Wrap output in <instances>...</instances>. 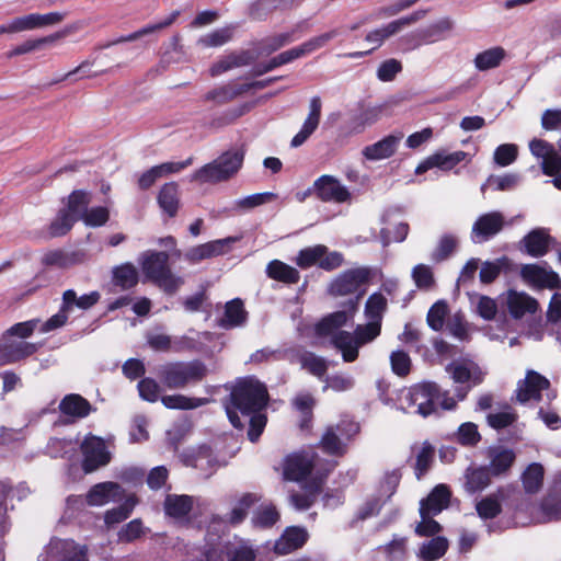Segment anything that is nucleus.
Returning <instances> with one entry per match:
<instances>
[{
	"instance_id": "f257e3e1",
	"label": "nucleus",
	"mask_w": 561,
	"mask_h": 561,
	"mask_svg": "<svg viewBox=\"0 0 561 561\" xmlns=\"http://www.w3.org/2000/svg\"><path fill=\"white\" fill-rule=\"evenodd\" d=\"M267 400V389L261 381L253 377L241 379L225 404L231 424L237 428L242 427L238 411L247 415L257 413L266 407Z\"/></svg>"
},
{
	"instance_id": "f03ea898",
	"label": "nucleus",
	"mask_w": 561,
	"mask_h": 561,
	"mask_svg": "<svg viewBox=\"0 0 561 561\" xmlns=\"http://www.w3.org/2000/svg\"><path fill=\"white\" fill-rule=\"evenodd\" d=\"M138 263L145 277L167 294H174L184 283L181 276L172 272L169 254L164 251H145L139 255Z\"/></svg>"
},
{
	"instance_id": "7ed1b4c3",
	"label": "nucleus",
	"mask_w": 561,
	"mask_h": 561,
	"mask_svg": "<svg viewBox=\"0 0 561 561\" xmlns=\"http://www.w3.org/2000/svg\"><path fill=\"white\" fill-rule=\"evenodd\" d=\"M205 365L198 360L172 362L160 366L158 376L168 389H183L206 376Z\"/></svg>"
},
{
	"instance_id": "20e7f679",
	"label": "nucleus",
	"mask_w": 561,
	"mask_h": 561,
	"mask_svg": "<svg viewBox=\"0 0 561 561\" xmlns=\"http://www.w3.org/2000/svg\"><path fill=\"white\" fill-rule=\"evenodd\" d=\"M439 397V387L435 382L417 383L402 392V404L404 409L428 416L435 411V401Z\"/></svg>"
},
{
	"instance_id": "39448f33",
	"label": "nucleus",
	"mask_w": 561,
	"mask_h": 561,
	"mask_svg": "<svg viewBox=\"0 0 561 561\" xmlns=\"http://www.w3.org/2000/svg\"><path fill=\"white\" fill-rule=\"evenodd\" d=\"M375 331L362 328L359 324L353 332L339 331L331 337V344L336 348L345 363H353L358 358L359 348L376 340Z\"/></svg>"
},
{
	"instance_id": "423d86ee",
	"label": "nucleus",
	"mask_w": 561,
	"mask_h": 561,
	"mask_svg": "<svg viewBox=\"0 0 561 561\" xmlns=\"http://www.w3.org/2000/svg\"><path fill=\"white\" fill-rule=\"evenodd\" d=\"M359 431L357 423L342 420L336 425L328 426L320 440L321 448L334 456H342L346 451V443Z\"/></svg>"
},
{
	"instance_id": "0eeeda50",
	"label": "nucleus",
	"mask_w": 561,
	"mask_h": 561,
	"mask_svg": "<svg viewBox=\"0 0 561 561\" xmlns=\"http://www.w3.org/2000/svg\"><path fill=\"white\" fill-rule=\"evenodd\" d=\"M529 150L534 157L540 160V167L546 175L554 176L553 185L561 190V156L559 151L550 142L534 138L529 141Z\"/></svg>"
},
{
	"instance_id": "6e6552de",
	"label": "nucleus",
	"mask_w": 561,
	"mask_h": 561,
	"mask_svg": "<svg viewBox=\"0 0 561 561\" xmlns=\"http://www.w3.org/2000/svg\"><path fill=\"white\" fill-rule=\"evenodd\" d=\"M87 547L72 539L53 538L39 556V561H88Z\"/></svg>"
},
{
	"instance_id": "1a4fd4ad",
	"label": "nucleus",
	"mask_w": 561,
	"mask_h": 561,
	"mask_svg": "<svg viewBox=\"0 0 561 561\" xmlns=\"http://www.w3.org/2000/svg\"><path fill=\"white\" fill-rule=\"evenodd\" d=\"M446 371L450 375L455 383L461 385L456 388L457 400H463L468 391L483 379L480 368L472 362H451L446 366Z\"/></svg>"
},
{
	"instance_id": "9d476101",
	"label": "nucleus",
	"mask_w": 561,
	"mask_h": 561,
	"mask_svg": "<svg viewBox=\"0 0 561 561\" xmlns=\"http://www.w3.org/2000/svg\"><path fill=\"white\" fill-rule=\"evenodd\" d=\"M426 10L414 11L413 13L393 20L386 25L371 30L365 36V41L369 44L370 53L379 48L389 37L400 33L404 27H408L426 15Z\"/></svg>"
},
{
	"instance_id": "9b49d317",
	"label": "nucleus",
	"mask_w": 561,
	"mask_h": 561,
	"mask_svg": "<svg viewBox=\"0 0 561 561\" xmlns=\"http://www.w3.org/2000/svg\"><path fill=\"white\" fill-rule=\"evenodd\" d=\"M82 470L91 473L105 467L111 461V453L107 450L105 442L96 436L89 435L81 443Z\"/></svg>"
},
{
	"instance_id": "f8f14e48",
	"label": "nucleus",
	"mask_w": 561,
	"mask_h": 561,
	"mask_svg": "<svg viewBox=\"0 0 561 561\" xmlns=\"http://www.w3.org/2000/svg\"><path fill=\"white\" fill-rule=\"evenodd\" d=\"M312 192L322 202L346 203L351 199V193L336 178L322 175L312 185Z\"/></svg>"
},
{
	"instance_id": "ddd939ff",
	"label": "nucleus",
	"mask_w": 561,
	"mask_h": 561,
	"mask_svg": "<svg viewBox=\"0 0 561 561\" xmlns=\"http://www.w3.org/2000/svg\"><path fill=\"white\" fill-rule=\"evenodd\" d=\"M368 267H357L343 272L329 286V291L333 296H345L357 290V288L367 283L370 278Z\"/></svg>"
},
{
	"instance_id": "4468645a",
	"label": "nucleus",
	"mask_w": 561,
	"mask_h": 561,
	"mask_svg": "<svg viewBox=\"0 0 561 561\" xmlns=\"http://www.w3.org/2000/svg\"><path fill=\"white\" fill-rule=\"evenodd\" d=\"M505 218L500 211L483 214L477 218L471 229V240L474 243H483L502 231Z\"/></svg>"
},
{
	"instance_id": "2eb2a0df",
	"label": "nucleus",
	"mask_w": 561,
	"mask_h": 561,
	"mask_svg": "<svg viewBox=\"0 0 561 561\" xmlns=\"http://www.w3.org/2000/svg\"><path fill=\"white\" fill-rule=\"evenodd\" d=\"M318 457L313 453H295L284 460L283 476L286 480L300 481L311 472Z\"/></svg>"
},
{
	"instance_id": "dca6fc26",
	"label": "nucleus",
	"mask_w": 561,
	"mask_h": 561,
	"mask_svg": "<svg viewBox=\"0 0 561 561\" xmlns=\"http://www.w3.org/2000/svg\"><path fill=\"white\" fill-rule=\"evenodd\" d=\"M36 351V344L18 341L15 337L7 339L5 332H3L0 339V366L19 362L33 355Z\"/></svg>"
},
{
	"instance_id": "f3484780",
	"label": "nucleus",
	"mask_w": 561,
	"mask_h": 561,
	"mask_svg": "<svg viewBox=\"0 0 561 561\" xmlns=\"http://www.w3.org/2000/svg\"><path fill=\"white\" fill-rule=\"evenodd\" d=\"M549 380L535 370H527L523 380H519L516 388V399L520 403L538 401L541 391L549 388Z\"/></svg>"
},
{
	"instance_id": "a211bd4d",
	"label": "nucleus",
	"mask_w": 561,
	"mask_h": 561,
	"mask_svg": "<svg viewBox=\"0 0 561 561\" xmlns=\"http://www.w3.org/2000/svg\"><path fill=\"white\" fill-rule=\"evenodd\" d=\"M335 36H337V32L335 30L323 33L319 36H314L297 47H294L291 49H288L286 51L278 54L277 55L278 64H280V66H282V65L291 62L295 59H298L306 55H309L312 51L325 46L327 43L330 42Z\"/></svg>"
},
{
	"instance_id": "6ab92c4d",
	"label": "nucleus",
	"mask_w": 561,
	"mask_h": 561,
	"mask_svg": "<svg viewBox=\"0 0 561 561\" xmlns=\"http://www.w3.org/2000/svg\"><path fill=\"white\" fill-rule=\"evenodd\" d=\"M387 298L381 293L371 294L365 304V317L367 323L359 324L362 328H369L375 331L374 336L377 339L381 332V322L387 310Z\"/></svg>"
},
{
	"instance_id": "aec40b11",
	"label": "nucleus",
	"mask_w": 561,
	"mask_h": 561,
	"mask_svg": "<svg viewBox=\"0 0 561 561\" xmlns=\"http://www.w3.org/2000/svg\"><path fill=\"white\" fill-rule=\"evenodd\" d=\"M123 497V488L116 482L106 481L93 485L87 493L85 501L90 506H102L111 501H119Z\"/></svg>"
},
{
	"instance_id": "412c9836",
	"label": "nucleus",
	"mask_w": 561,
	"mask_h": 561,
	"mask_svg": "<svg viewBox=\"0 0 561 561\" xmlns=\"http://www.w3.org/2000/svg\"><path fill=\"white\" fill-rule=\"evenodd\" d=\"M467 153L465 151H455L447 153L445 151L436 152L427 157L422 161L415 169L416 174H422L431 169L438 168L443 171H449L462 160H465Z\"/></svg>"
},
{
	"instance_id": "4be33fe9",
	"label": "nucleus",
	"mask_w": 561,
	"mask_h": 561,
	"mask_svg": "<svg viewBox=\"0 0 561 561\" xmlns=\"http://www.w3.org/2000/svg\"><path fill=\"white\" fill-rule=\"evenodd\" d=\"M522 278L534 287L553 288L558 285V274L537 264H526L520 268Z\"/></svg>"
},
{
	"instance_id": "5701e85b",
	"label": "nucleus",
	"mask_w": 561,
	"mask_h": 561,
	"mask_svg": "<svg viewBox=\"0 0 561 561\" xmlns=\"http://www.w3.org/2000/svg\"><path fill=\"white\" fill-rule=\"evenodd\" d=\"M233 241L234 238H226L193 247L186 251L184 259L192 264L199 263L203 260L224 254L226 245Z\"/></svg>"
},
{
	"instance_id": "b1692460",
	"label": "nucleus",
	"mask_w": 561,
	"mask_h": 561,
	"mask_svg": "<svg viewBox=\"0 0 561 561\" xmlns=\"http://www.w3.org/2000/svg\"><path fill=\"white\" fill-rule=\"evenodd\" d=\"M403 135H388L381 140L366 146L362 153L369 161H377L390 158L397 151V148L402 139Z\"/></svg>"
},
{
	"instance_id": "393cba45",
	"label": "nucleus",
	"mask_w": 561,
	"mask_h": 561,
	"mask_svg": "<svg viewBox=\"0 0 561 561\" xmlns=\"http://www.w3.org/2000/svg\"><path fill=\"white\" fill-rule=\"evenodd\" d=\"M506 305L511 316L515 319L524 317L526 313H534L538 309L536 299L525 293L508 290Z\"/></svg>"
},
{
	"instance_id": "a878e982",
	"label": "nucleus",
	"mask_w": 561,
	"mask_h": 561,
	"mask_svg": "<svg viewBox=\"0 0 561 561\" xmlns=\"http://www.w3.org/2000/svg\"><path fill=\"white\" fill-rule=\"evenodd\" d=\"M232 178V175L229 173L227 169H225L217 159L213 160L211 162L203 165L198 170H196L192 176L191 181L197 182L199 184H206V183H220L228 181Z\"/></svg>"
},
{
	"instance_id": "bb28decb",
	"label": "nucleus",
	"mask_w": 561,
	"mask_h": 561,
	"mask_svg": "<svg viewBox=\"0 0 561 561\" xmlns=\"http://www.w3.org/2000/svg\"><path fill=\"white\" fill-rule=\"evenodd\" d=\"M308 534L300 527H288L275 542L274 549L278 554H287L301 548L307 541Z\"/></svg>"
},
{
	"instance_id": "cd10ccee",
	"label": "nucleus",
	"mask_w": 561,
	"mask_h": 561,
	"mask_svg": "<svg viewBox=\"0 0 561 561\" xmlns=\"http://www.w3.org/2000/svg\"><path fill=\"white\" fill-rule=\"evenodd\" d=\"M310 111L309 115L304 122V125L299 133L295 135V137L291 139V146L293 147H299L301 146L309 136L317 129L319 122H320V115H321V100L319 96H313L310 100Z\"/></svg>"
},
{
	"instance_id": "c85d7f7f",
	"label": "nucleus",
	"mask_w": 561,
	"mask_h": 561,
	"mask_svg": "<svg viewBox=\"0 0 561 561\" xmlns=\"http://www.w3.org/2000/svg\"><path fill=\"white\" fill-rule=\"evenodd\" d=\"M450 491L445 484L433 489L428 496L420 503V514H439L449 504Z\"/></svg>"
},
{
	"instance_id": "c756f323",
	"label": "nucleus",
	"mask_w": 561,
	"mask_h": 561,
	"mask_svg": "<svg viewBox=\"0 0 561 561\" xmlns=\"http://www.w3.org/2000/svg\"><path fill=\"white\" fill-rule=\"evenodd\" d=\"M138 280L139 274L133 263H123L112 268V283L123 290L135 287Z\"/></svg>"
},
{
	"instance_id": "7c9ffc66",
	"label": "nucleus",
	"mask_w": 561,
	"mask_h": 561,
	"mask_svg": "<svg viewBox=\"0 0 561 561\" xmlns=\"http://www.w3.org/2000/svg\"><path fill=\"white\" fill-rule=\"evenodd\" d=\"M515 457L512 449L504 447L492 448L489 451L490 465L488 468L493 476L503 474L512 467Z\"/></svg>"
},
{
	"instance_id": "2f4dec72",
	"label": "nucleus",
	"mask_w": 561,
	"mask_h": 561,
	"mask_svg": "<svg viewBox=\"0 0 561 561\" xmlns=\"http://www.w3.org/2000/svg\"><path fill=\"white\" fill-rule=\"evenodd\" d=\"M178 15H179V12L175 11L163 22L146 25V26L139 28L138 31H135L128 35H123L112 42H108L107 44L103 45L102 47L107 48V47H111V46H114L117 44L134 42V41H137V39L146 36V35L153 34V33L161 31V30L170 26L171 24H173V22L178 18Z\"/></svg>"
},
{
	"instance_id": "473e14b6",
	"label": "nucleus",
	"mask_w": 561,
	"mask_h": 561,
	"mask_svg": "<svg viewBox=\"0 0 561 561\" xmlns=\"http://www.w3.org/2000/svg\"><path fill=\"white\" fill-rule=\"evenodd\" d=\"M59 410L62 414L81 419L89 415L91 404L80 394H67L59 403Z\"/></svg>"
},
{
	"instance_id": "72a5a7b5",
	"label": "nucleus",
	"mask_w": 561,
	"mask_h": 561,
	"mask_svg": "<svg viewBox=\"0 0 561 561\" xmlns=\"http://www.w3.org/2000/svg\"><path fill=\"white\" fill-rule=\"evenodd\" d=\"M522 243L531 256H542L547 253L550 238L543 229H535L524 237Z\"/></svg>"
},
{
	"instance_id": "f704fd0d",
	"label": "nucleus",
	"mask_w": 561,
	"mask_h": 561,
	"mask_svg": "<svg viewBox=\"0 0 561 561\" xmlns=\"http://www.w3.org/2000/svg\"><path fill=\"white\" fill-rule=\"evenodd\" d=\"M506 57V51L501 46H494L476 55L474 67L479 71L497 68Z\"/></svg>"
},
{
	"instance_id": "c9c22d12",
	"label": "nucleus",
	"mask_w": 561,
	"mask_h": 561,
	"mask_svg": "<svg viewBox=\"0 0 561 561\" xmlns=\"http://www.w3.org/2000/svg\"><path fill=\"white\" fill-rule=\"evenodd\" d=\"M266 274L270 278L286 284H296L300 277L299 272L295 267L279 260H273L267 264Z\"/></svg>"
},
{
	"instance_id": "e433bc0d",
	"label": "nucleus",
	"mask_w": 561,
	"mask_h": 561,
	"mask_svg": "<svg viewBox=\"0 0 561 561\" xmlns=\"http://www.w3.org/2000/svg\"><path fill=\"white\" fill-rule=\"evenodd\" d=\"M247 311L241 299H233L226 304L225 316L220 320V327L230 329L242 325L247 320Z\"/></svg>"
},
{
	"instance_id": "4c0bfd02",
	"label": "nucleus",
	"mask_w": 561,
	"mask_h": 561,
	"mask_svg": "<svg viewBox=\"0 0 561 561\" xmlns=\"http://www.w3.org/2000/svg\"><path fill=\"white\" fill-rule=\"evenodd\" d=\"M352 318L346 311H336L323 318L316 327V332L321 336H333L340 328Z\"/></svg>"
},
{
	"instance_id": "58836bf2",
	"label": "nucleus",
	"mask_w": 561,
	"mask_h": 561,
	"mask_svg": "<svg viewBox=\"0 0 561 561\" xmlns=\"http://www.w3.org/2000/svg\"><path fill=\"white\" fill-rule=\"evenodd\" d=\"M545 470L538 462L530 463L522 473V483L526 493H538L543 483Z\"/></svg>"
},
{
	"instance_id": "ea45409f",
	"label": "nucleus",
	"mask_w": 561,
	"mask_h": 561,
	"mask_svg": "<svg viewBox=\"0 0 561 561\" xmlns=\"http://www.w3.org/2000/svg\"><path fill=\"white\" fill-rule=\"evenodd\" d=\"M72 289H68L62 294V304L59 311L45 321L39 331L47 333L64 327L68 320V313L70 312L69 304L73 300Z\"/></svg>"
},
{
	"instance_id": "a19ab883",
	"label": "nucleus",
	"mask_w": 561,
	"mask_h": 561,
	"mask_svg": "<svg viewBox=\"0 0 561 561\" xmlns=\"http://www.w3.org/2000/svg\"><path fill=\"white\" fill-rule=\"evenodd\" d=\"M162 404L167 409L193 410L208 403L206 398H193L184 394H169L161 398Z\"/></svg>"
},
{
	"instance_id": "79ce46f5",
	"label": "nucleus",
	"mask_w": 561,
	"mask_h": 561,
	"mask_svg": "<svg viewBox=\"0 0 561 561\" xmlns=\"http://www.w3.org/2000/svg\"><path fill=\"white\" fill-rule=\"evenodd\" d=\"M491 471L488 467L469 468L466 471L465 488L469 493L483 490L490 484Z\"/></svg>"
},
{
	"instance_id": "37998d69",
	"label": "nucleus",
	"mask_w": 561,
	"mask_h": 561,
	"mask_svg": "<svg viewBox=\"0 0 561 561\" xmlns=\"http://www.w3.org/2000/svg\"><path fill=\"white\" fill-rule=\"evenodd\" d=\"M158 202L160 207L169 214L175 216L179 208V186L176 183L171 182L164 184L159 193Z\"/></svg>"
},
{
	"instance_id": "c03bdc74",
	"label": "nucleus",
	"mask_w": 561,
	"mask_h": 561,
	"mask_svg": "<svg viewBox=\"0 0 561 561\" xmlns=\"http://www.w3.org/2000/svg\"><path fill=\"white\" fill-rule=\"evenodd\" d=\"M296 0H257L252 3L250 14L256 20L264 19L275 10H286L290 8Z\"/></svg>"
},
{
	"instance_id": "a18cd8bd",
	"label": "nucleus",
	"mask_w": 561,
	"mask_h": 561,
	"mask_svg": "<svg viewBox=\"0 0 561 561\" xmlns=\"http://www.w3.org/2000/svg\"><path fill=\"white\" fill-rule=\"evenodd\" d=\"M193 506V500L188 495L170 494L164 501V511L172 517H183L190 513Z\"/></svg>"
},
{
	"instance_id": "49530a36",
	"label": "nucleus",
	"mask_w": 561,
	"mask_h": 561,
	"mask_svg": "<svg viewBox=\"0 0 561 561\" xmlns=\"http://www.w3.org/2000/svg\"><path fill=\"white\" fill-rule=\"evenodd\" d=\"M62 37V33H55L45 37L36 38V39H27L22 44L15 46L11 50L7 53L8 58H13L20 55L28 54L35 50L41 49L44 45L53 44L59 38Z\"/></svg>"
},
{
	"instance_id": "de8ad7c7",
	"label": "nucleus",
	"mask_w": 561,
	"mask_h": 561,
	"mask_svg": "<svg viewBox=\"0 0 561 561\" xmlns=\"http://www.w3.org/2000/svg\"><path fill=\"white\" fill-rule=\"evenodd\" d=\"M245 156V147L239 146L222 152L218 158V162L234 176L241 169Z\"/></svg>"
},
{
	"instance_id": "09e8293b",
	"label": "nucleus",
	"mask_w": 561,
	"mask_h": 561,
	"mask_svg": "<svg viewBox=\"0 0 561 561\" xmlns=\"http://www.w3.org/2000/svg\"><path fill=\"white\" fill-rule=\"evenodd\" d=\"M300 366L311 375L322 378L328 370L327 359L311 352H304L297 357Z\"/></svg>"
},
{
	"instance_id": "8fccbe9b",
	"label": "nucleus",
	"mask_w": 561,
	"mask_h": 561,
	"mask_svg": "<svg viewBox=\"0 0 561 561\" xmlns=\"http://www.w3.org/2000/svg\"><path fill=\"white\" fill-rule=\"evenodd\" d=\"M448 549V541L444 537H435L420 547L419 556L424 561H435L443 557Z\"/></svg>"
},
{
	"instance_id": "3c124183",
	"label": "nucleus",
	"mask_w": 561,
	"mask_h": 561,
	"mask_svg": "<svg viewBox=\"0 0 561 561\" xmlns=\"http://www.w3.org/2000/svg\"><path fill=\"white\" fill-rule=\"evenodd\" d=\"M457 247H458V238L455 234H451V233L443 234L438 239V241L431 254L432 261L439 263V262L447 260L456 251Z\"/></svg>"
},
{
	"instance_id": "603ef678",
	"label": "nucleus",
	"mask_w": 561,
	"mask_h": 561,
	"mask_svg": "<svg viewBox=\"0 0 561 561\" xmlns=\"http://www.w3.org/2000/svg\"><path fill=\"white\" fill-rule=\"evenodd\" d=\"M511 260L507 256H502L492 262H484L480 270V280L484 284L492 283L502 271L511 268Z\"/></svg>"
},
{
	"instance_id": "864d4df0",
	"label": "nucleus",
	"mask_w": 561,
	"mask_h": 561,
	"mask_svg": "<svg viewBox=\"0 0 561 561\" xmlns=\"http://www.w3.org/2000/svg\"><path fill=\"white\" fill-rule=\"evenodd\" d=\"M250 62L251 57L249 53L243 51L239 55H229L211 66L210 75L216 77L233 68L247 66Z\"/></svg>"
},
{
	"instance_id": "5fc2aeb1",
	"label": "nucleus",
	"mask_w": 561,
	"mask_h": 561,
	"mask_svg": "<svg viewBox=\"0 0 561 561\" xmlns=\"http://www.w3.org/2000/svg\"><path fill=\"white\" fill-rule=\"evenodd\" d=\"M327 252V247L323 244H317L308 247L299 251L296 257V264L301 268H308L313 265L320 267V260Z\"/></svg>"
},
{
	"instance_id": "6e6d98bb",
	"label": "nucleus",
	"mask_w": 561,
	"mask_h": 561,
	"mask_svg": "<svg viewBox=\"0 0 561 561\" xmlns=\"http://www.w3.org/2000/svg\"><path fill=\"white\" fill-rule=\"evenodd\" d=\"M435 449L428 443L424 442L415 453L416 462L414 466L415 474L417 479H421L431 468L434 460Z\"/></svg>"
},
{
	"instance_id": "4d7b16f0",
	"label": "nucleus",
	"mask_w": 561,
	"mask_h": 561,
	"mask_svg": "<svg viewBox=\"0 0 561 561\" xmlns=\"http://www.w3.org/2000/svg\"><path fill=\"white\" fill-rule=\"evenodd\" d=\"M316 404L314 398L310 393H300L293 400V405L301 413L300 427L308 428L312 417V409Z\"/></svg>"
},
{
	"instance_id": "13d9d810",
	"label": "nucleus",
	"mask_w": 561,
	"mask_h": 561,
	"mask_svg": "<svg viewBox=\"0 0 561 561\" xmlns=\"http://www.w3.org/2000/svg\"><path fill=\"white\" fill-rule=\"evenodd\" d=\"M136 504L137 499L135 495L127 496L125 502L121 506L112 508L105 513V523L107 525H114L125 520L126 518H128Z\"/></svg>"
},
{
	"instance_id": "bf43d9fd",
	"label": "nucleus",
	"mask_w": 561,
	"mask_h": 561,
	"mask_svg": "<svg viewBox=\"0 0 561 561\" xmlns=\"http://www.w3.org/2000/svg\"><path fill=\"white\" fill-rule=\"evenodd\" d=\"M36 28L35 13L15 18L7 24L0 25V32H3V34H14Z\"/></svg>"
},
{
	"instance_id": "052dcab7",
	"label": "nucleus",
	"mask_w": 561,
	"mask_h": 561,
	"mask_svg": "<svg viewBox=\"0 0 561 561\" xmlns=\"http://www.w3.org/2000/svg\"><path fill=\"white\" fill-rule=\"evenodd\" d=\"M476 510L483 519H491L501 513V503L497 495H489L477 502Z\"/></svg>"
},
{
	"instance_id": "680f3d73",
	"label": "nucleus",
	"mask_w": 561,
	"mask_h": 561,
	"mask_svg": "<svg viewBox=\"0 0 561 561\" xmlns=\"http://www.w3.org/2000/svg\"><path fill=\"white\" fill-rule=\"evenodd\" d=\"M232 37L231 27H222L215 30L204 36H202L197 44L203 47H218L228 43Z\"/></svg>"
},
{
	"instance_id": "e2e57ef3",
	"label": "nucleus",
	"mask_w": 561,
	"mask_h": 561,
	"mask_svg": "<svg viewBox=\"0 0 561 561\" xmlns=\"http://www.w3.org/2000/svg\"><path fill=\"white\" fill-rule=\"evenodd\" d=\"M390 364L393 374L399 377H405L411 371L412 360L409 354L402 350L393 351L390 354Z\"/></svg>"
},
{
	"instance_id": "0e129e2a",
	"label": "nucleus",
	"mask_w": 561,
	"mask_h": 561,
	"mask_svg": "<svg viewBox=\"0 0 561 561\" xmlns=\"http://www.w3.org/2000/svg\"><path fill=\"white\" fill-rule=\"evenodd\" d=\"M78 218L73 216L69 210L62 209L59 211L55 220L50 224L51 236H64L66 234Z\"/></svg>"
},
{
	"instance_id": "69168bd1",
	"label": "nucleus",
	"mask_w": 561,
	"mask_h": 561,
	"mask_svg": "<svg viewBox=\"0 0 561 561\" xmlns=\"http://www.w3.org/2000/svg\"><path fill=\"white\" fill-rule=\"evenodd\" d=\"M448 313V306L445 301L435 302L427 313V323L434 331H440L445 323V318Z\"/></svg>"
},
{
	"instance_id": "338daca9",
	"label": "nucleus",
	"mask_w": 561,
	"mask_h": 561,
	"mask_svg": "<svg viewBox=\"0 0 561 561\" xmlns=\"http://www.w3.org/2000/svg\"><path fill=\"white\" fill-rule=\"evenodd\" d=\"M41 323L39 319H32L24 322H19L7 329L5 336L8 337H15V339H27L30 337L34 331L37 329L38 324Z\"/></svg>"
},
{
	"instance_id": "774afa93",
	"label": "nucleus",
	"mask_w": 561,
	"mask_h": 561,
	"mask_svg": "<svg viewBox=\"0 0 561 561\" xmlns=\"http://www.w3.org/2000/svg\"><path fill=\"white\" fill-rule=\"evenodd\" d=\"M91 198L88 192L75 191L69 196L67 210H69L77 218H80L87 210Z\"/></svg>"
}]
</instances>
